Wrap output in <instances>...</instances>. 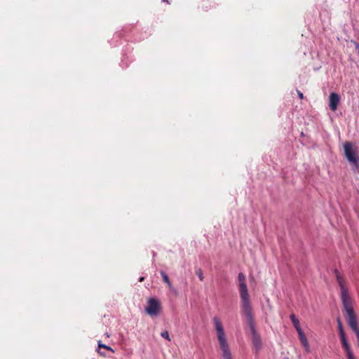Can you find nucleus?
<instances>
[{
  "instance_id": "obj_3",
  "label": "nucleus",
  "mask_w": 359,
  "mask_h": 359,
  "mask_svg": "<svg viewBox=\"0 0 359 359\" xmlns=\"http://www.w3.org/2000/svg\"><path fill=\"white\" fill-rule=\"evenodd\" d=\"M344 154L347 160L355 165L357 168H359V158L356 156L355 151L353 149V144L351 142H346L344 144Z\"/></svg>"
},
{
  "instance_id": "obj_17",
  "label": "nucleus",
  "mask_w": 359,
  "mask_h": 359,
  "mask_svg": "<svg viewBox=\"0 0 359 359\" xmlns=\"http://www.w3.org/2000/svg\"><path fill=\"white\" fill-rule=\"evenodd\" d=\"M170 0H163V1L167 2V3H170Z\"/></svg>"
},
{
  "instance_id": "obj_12",
  "label": "nucleus",
  "mask_w": 359,
  "mask_h": 359,
  "mask_svg": "<svg viewBox=\"0 0 359 359\" xmlns=\"http://www.w3.org/2000/svg\"><path fill=\"white\" fill-rule=\"evenodd\" d=\"M98 348H102L109 350V351H111L113 353L114 352V349L112 348H111L109 346H107L105 344H102L100 341L98 342Z\"/></svg>"
},
{
  "instance_id": "obj_15",
  "label": "nucleus",
  "mask_w": 359,
  "mask_h": 359,
  "mask_svg": "<svg viewBox=\"0 0 359 359\" xmlns=\"http://www.w3.org/2000/svg\"><path fill=\"white\" fill-rule=\"evenodd\" d=\"M297 94H298L299 97L301 100H302L304 98V95H303V93L301 91L297 90Z\"/></svg>"
},
{
  "instance_id": "obj_16",
  "label": "nucleus",
  "mask_w": 359,
  "mask_h": 359,
  "mask_svg": "<svg viewBox=\"0 0 359 359\" xmlns=\"http://www.w3.org/2000/svg\"><path fill=\"white\" fill-rule=\"evenodd\" d=\"M144 280V277H141L139 280L140 282H142Z\"/></svg>"
},
{
  "instance_id": "obj_2",
  "label": "nucleus",
  "mask_w": 359,
  "mask_h": 359,
  "mask_svg": "<svg viewBox=\"0 0 359 359\" xmlns=\"http://www.w3.org/2000/svg\"><path fill=\"white\" fill-rule=\"evenodd\" d=\"M212 322L216 330L219 346L222 352V358L233 359L222 321L219 318L215 316L212 319Z\"/></svg>"
},
{
  "instance_id": "obj_13",
  "label": "nucleus",
  "mask_w": 359,
  "mask_h": 359,
  "mask_svg": "<svg viewBox=\"0 0 359 359\" xmlns=\"http://www.w3.org/2000/svg\"><path fill=\"white\" fill-rule=\"evenodd\" d=\"M196 276L198 277L201 281H203L204 279L203 271L201 269H198L196 271Z\"/></svg>"
},
{
  "instance_id": "obj_14",
  "label": "nucleus",
  "mask_w": 359,
  "mask_h": 359,
  "mask_svg": "<svg viewBox=\"0 0 359 359\" xmlns=\"http://www.w3.org/2000/svg\"><path fill=\"white\" fill-rule=\"evenodd\" d=\"M161 336L164 338V339H166L168 341H170V336H169V333L168 331H164V332H162L161 333Z\"/></svg>"
},
{
  "instance_id": "obj_4",
  "label": "nucleus",
  "mask_w": 359,
  "mask_h": 359,
  "mask_svg": "<svg viewBox=\"0 0 359 359\" xmlns=\"http://www.w3.org/2000/svg\"><path fill=\"white\" fill-rule=\"evenodd\" d=\"M145 310L150 316H157L161 310L160 302L156 298H150L147 302Z\"/></svg>"
},
{
  "instance_id": "obj_7",
  "label": "nucleus",
  "mask_w": 359,
  "mask_h": 359,
  "mask_svg": "<svg viewBox=\"0 0 359 359\" xmlns=\"http://www.w3.org/2000/svg\"><path fill=\"white\" fill-rule=\"evenodd\" d=\"M297 333H298L299 341H300L302 345L303 346V347L304 348V349L306 350V352H309V341H308L304 332L302 330L300 331H298Z\"/></svg>"
},
{
  "instance_id": "obj_10",
  "label": "nucleus",
  "mask_w": 359,
  "mask_h": 359,
  "mask_svg": "<svg viewBox=\"0 0 359 359\" xmlns=\"http://www.w3.org/2000/svg\"><path fill=\"white\" fill-rule=\"evenodd\" d=\"M342 346L347 353L348 359H354V356L351 351V347L348 342L347 343V346H346L345 345H342Z\"/></svg>"
},
{
  "instance_id": "obj_8",
  "label": "nucleus",
  "mask_w": 359,
  "mask_h": 359,
  "mask_svg": "<svg viewBox=\"0 0 359 359\" xmlns=\"http://www.w3.org/2000/svg\"><path fill=\"white\" fill-rule=\"evenodd\" d=\"M290 318V320H291L294 327H295L297 332L302 330V328H301V327L299 325V321L296 318L295 315L294 314H291Z\"/></svg>"
},
{
  "instance_id": "obj_1",
  "label": "nucleus",
  "mask_w": 359,
  "mask_h": 359,
  "mask_svg": "<svg viewBox=\"0 0 359 359\" xmlns=\"http://www.w3.org/2000/svg\"><path fill=\"white\" fill-rule=\"evenodd\" d=\"M238 279L239 282V292L241 296L242 311L245 315L248 324L251 325L252 330H254L252 308L245 283V276L243 273H239Z\"/></svg>"
},
{
  "instance_id": "obj_11",
  "label": "nucleus",
  "mask_w": 359,
  "mask_h": 359,
  "mask_svg": "<svg viewBox=\"0 0 359 359\" xmlns=\"http://www.w3.org/2000/svg\"><path fill=\"white\" fill-rule=\"evenodd\" d=\"M161 275L164 282L167 283L168 287L170 289L172 287V283L170 281L168 276L164 271H161Z\"/></svg>"
},
{
  "instance_id": "obj_6",
  "label": "nucleus",
  "mask_w": 359,
  "mask_h": 359,
  "mask_svg": "<svg viewBox=\"0 0 359 359\" xmlns=\"http://www.w3.org/2000/svg\"><path fill=\"white\" fill-rule=\"evenodd\" d=\"M337 325H338V330L339 332V337L341 341V344L345 345L347 346L348 341L346 338L345 332L343 328L342 323L339 318H337Z\"/></svg>"
},
{
  "instance_id": "obj_5",
  "label": "nucleus",
  "mask_w": 359,
  "mask_h": 359,
  "mask_svg": "<svg viewBox=\"0 0 359 359\" xmlns=\"http://www.w3.org/2000/svg\"><path fill=\"white\" fill-rule=\"evenodd\" d=\"M340 100V97L337 93H332L330 95V107L333 111H336Z\"/></svg>"
},
{
  "instance_id": "obj_9",
  "label": "nucleus",
  "mask_w": 359,
  "mask_h": 359,
  "mask_svg": "<svg viewBox=\"0 0 359 359\" xmlns=\"http://www.w3.org/2000/svg\"><path fill=\"white\" fill-rule=\"evenodd\" d=\"M250 325V327L251 329V331L252 332V334H253V341L255 343V344L257 346H260V339L259 338V337L256 334V331H255V325H253V328H254V330H252L251 325L249 324Z\"/></svg>"
}]
</instances>
